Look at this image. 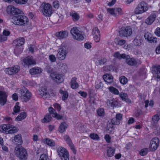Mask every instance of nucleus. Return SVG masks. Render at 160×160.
I'll list each match as a JSON object with an SVG mask.
<instances>
[{"label":"nucleus","instance_id":"obj_1","mask_svg":"<svg viewBox=\"0 0 160 160\" xmlns=\"http://www.w3.org/2000/svg\"><path fill=\"white\" fill-rule=\"evenodd\" d=\"M16 156L20 160H25L27 159L28 154L26 150L21 146H18L14 149Z\"/></svg>","mask_w":160,"mask_h":160},{"label":"nucleus","instance_id":"obj_2","mask_svg":"<svg viewBox=\"0 0 160 160\" xmlns=\"http://www.w3.org/2000/svg\"><path fill=\"white\" fill-rule=\"evenodd\" d=\"M70 33L73 38L76 40L82 41L84 38V33L77 27H73L70 30Z\"/></svg>","mask_w":160,"mask_h":160},{"label":"nucleus","instance_id":"obj_3","mask_svg":"<svg viewBox=\"0 0 160 160\" xmlns=\"http://www.w3.org/2000/svg\"><path fill=\"white\" fill-rule=\"evenodd\" d=\"M149 8L148 4L145 2L142 1L137 5L134 9V13L137 15L142 14L147 11Z\"/></svg>","mask_w":160,"mask_h":160},{"label":"nucleus","instance_id":"obj_4","mask_svg":"<svg viewBox=\"0 0 160 160\" xmlns=\"http://www.w3.org/2000/svg\"><path fill=\"white\" fill-rule=\"evenodd\" d=\"M11 21L16 25H21L27 23L28 21V19L25 16L19 15L12 17Z\"/></svg>","mask_w":160,"mask_h":160},{"label":"nucleus","instance_id":"obj_5","mask_svg":"<svg viewBox=\"0 0 160 160\" xmlns=\"http://www.w3.org/2000/svg\"><path fill=\"white\" fill-rule=\"evenodd\" d=\"M20 97L23 101L27 102L30 99L31 93L28 89L24 87L20 90Z\"/></svg>","mask_w":160,"mask_h":160},{"label":"nucleus","instance_id":"obj_6","mask_svg":"<svg viewBox=\"0 0 160 160\" xmlns=\"http://www.w3.org/2000/svg\"><path fill=\"white\" fill-rule=\"evenodd\" d=\"M42 12L46 16L49 17L52 13V8L51 5L48 3L42 4Z\"/></svg>","mask_w":160,"mask_h":160},{"label":"nucleus","instance_id":"obj_7","mask_svg":"<svg viewBox=\"0 0 160 160\" xmlns=\"http://www.w3.org/2000/svg\"><path fill=\"white\" fill-rule=\"evenodd\" d=\"M20 70V67L18 66L14 65L6 68L4 70V72L6 74L9 75H12L17 74Z\"/></svg>","mask_w":160,"mask_h":160},{"label":"nucleus","instance_id":"obj_8","mask_svg":"<svg viewBox=\"0 0 160 160\" xmlns=\"http://www.w3.org/2000/svg\"><path fill=\"white\" fill-rule=\"evenodd\" d=\"M58 155L62 160H68V153L66 150L62 147H59L57 149Z\"/></svg>","mask_w":160,"mask_h":160},{"label":"nucleus","instance_id":"obj_9","mask_svg":"<svg viewBox=\"0 0 160 160\" xmlns=\"http://www.w3.org/2000/svg\"><path fill=\"white\" fill-rule=\"evenodd\" d=\"M68 53V51L65 46H62L58 50L57 54V58L60 60H64Z\"/></svg>","mask_w":160,"mask_h":160},{"label":"nucleus","instance_id":"obj_10","mask_svg":"<svg viewBox=\"0 0 160 160\" xmlns=\"http://www.w3.org/2000/svg\"><path fill=\"white\" fill-rule=\"evenodd\" d=\"M119 32L120 35L125 37L129 36L132 34V29L130 26L122 27Z\"/></svg>","mask_w":160,"mask_h":160},{"label":"nucleus","instance_id":"obj_11","mask_svg":"<svg viewBox=\"0 0 160 160\" xmlns=\"http://www.w3.org/2000/svg\"><path fill=\"white\" fill-rule=\"evenodd\" d=\"M158 12L157 11L152 12L149 17L146 18L145 20V23L148 25L151 24L155 20L156 18L158 16Z\"/></svg>","mask_w":160,"mask_h":160},{"label":"nucleus","instance_id":"obj_12","mask_svg":"<svg viewBox=\"0 0 160 160\" xmlns=\"http://www.w3.org/2000/svg\"><path fill=\"white\" fill-rule=\"evenodd\" d=\"M159 139L157 138L152 139L150 141L149 145V148L151 151H153L156 150L159 145Z\"/></svg>","mask_w":160,"mask_h":160},{"label":"nucleus","instance_id":"obj_13","mask_svg":"<svg viewBox=\"0 0 160 160\" xmlns=\"http://www.w3.org/2000/svg\"><path fill=\"white\" fill-rule=\"evenodd\" d=\"M7 12L9 14L14 15L21 14L22 11L12 6H9L7 8Z\"/></svg>","mask_w":160,"mask_h":160},{"label":"nucleus","instance_id":"obj_14","mask_svg":"<svg viewBox=\"0 0 160 160\" xmlns=\"http://www.w3.org/2000/svg\"><path fill=\"white\" fill-rule=\"evenodd\" d=\"M50 76L52 80L57 83H60L63 81L62 76V74L53 72L51 74Z\"/></svg>","mask_w":160,"mask_h":160},{"label":"nucleus","instance_id":"obj_15","mask_svg":"<svg viewBox=\"0 0 160 160\" xmlns=\"http://www.w3.org/2000/svg\"><path fill=\"white\" fill-rule=\"evenodd\" d=\"M23 62L25 65L28 66L31 65H34L36 62L32 56H28L24 59Z\"/></svg>","mask_w":160,"mask_h":160},{"label":"nucleus","instance_id":"obj_16","mask_svg":"<svg viewBox=\"0 0 160 160\" xmlns=\"http://www.w3.org/2000/svg\"><path fill=\"white\" fill-rule=\"evenodd\" d=\"M63 138L64 140L66 141L67 142V143L69 145L71 149H72L73 152L75 154L76 152V151L75 150V147L72 142L71 139L68 136L65 135L63 136Z\"/></svg>","mask_w":160,"mask_h":160},{"label":"nucleus","instance_id":"obj_17","mask_svg":"<svg viewBox=\"0 0 160 160\" xmlns=\"http://www.w3.org/2000/svg\"><path fill=\"white\" fill-rule=\"evenodd\" d=\"M7 96L5 92L0 91V104L3 105L6 103L7 102Z\"/></svg>","mask_w":160,"mask_h":160},{"label":"nucleus","instance_id":"obj_18","mask_svg":"<svg viewBox=\"0 0 160 160\" xmlns=\"http://www.w3.org/2000/svg\"><path fill=\"white\" fill-rule=\"evenodd\" d=\"M145 39L150 43L157 42V38L154 37H152L151 34L148 32L146 33L144 35Z\"/></svg>","mask_w":160,"mask_h":160},{"label":"nucleus","instance_id":"obj_19","mask_svg":"<svg viewBox=\"0 0 160 160\" xmlns=\"http://www.w3.org/2000/svg\"><path fill=\"white\" fill-rule=\"evenodd\" d=\"M42 142L46 144L50 147H55L56 144L55 141L52 139L48 138H46L42 140Z\"/></svg>","mask_w":160,"mask_h":160},{"label":"nucleus","instance_id":"obj_20","mask_svg":"<svg viewBox=\"0 0 160 160\" xmlns=\"http://www.w3.org/2000/svg\"><path fill=\"white\" fill-rule=\"evenodd\" d=\"M160 119V115L156 114L154 115L152 118V121L151 124L153 128H155V126L158 125L157 123Z\"/></svg>","mask_w":160,"mask_h":160},{"label":"nucleus","instance_id":"obj_21","mask_svg":"<svg viewBox=\"0 0 160 160\" xmlns=\"http://www.w3.org/2000/svg\"><path fill=\"white\" fill-rule=\"evenodd\" d=\"M57 37L60 39H64L68 37V33L67 31H62L56 34Z\"/></svg>","mask_w":160,"mask_h":160},{"label":"nucleus","instance_id":"obj_22","mask_svg":"<svg viewBox=\"0 0 160 160\" xmlns=\"http://www.w3.org/2000/svg\"><path fill=\"white\" fill-rule=\"evenodd\" d=\"M103 78L106 82L109 84L112 83L113 81V78L111 74L104 75L103 76Z\"/></svg>","mask_w":160,"mask_h":160},{"label":"nucleus","instance_id":"obj_23","mask_svg":"<svg viewBox=\"0 0 160 160\" xmlns=\"http://www.w3.org/2000/svg\"><path fill=\"white\" fill-rule=\"evenodd\" d=\"M25 42V39L23 38H20L15 40L13 43L15 46L20 47L24 44Z\"/></svg>","mask_w":160,"mask_h":160},{"label":"nucleus","instance_id":"obj_24","mask_svg":"<svg viewBox=\"0 0 160 160\" xmlns=\"http://www.w3.org/2000/svg\"><path fill=\"white\" fill-rule=\"evenodd\" d=\"M128 56L126 55V58H125L126 59V62L128 64L131 66H134L137 64V62L135 59L128 58Z\"/></svg>","mask_w":160,"mask_h":160},{"label":"nucleus","instance_id":"obj_25","mask_svg":"<svg viewBox=\"0 0 160 160\" xmlns=\"http://www.w3.org/2000/svg\"><path fill=\"white\" fill-rule=\"evenodd\" d=\"M48 111L51 114H52V116L58 119H61L62 118V116L56 113L55 111L52 108L50 107L48 108Z\"/></svg>","mask_w":160,"mask_h":160},{"label":"nucleus","instance_id":"obj_26","mask_svg":"<svg viewBox=\"0 0 160 160\" xmlns=\"http://www.w3.org/2000/svg\"><path fill=\"white\" fill-rule=\"evenodd\" d=\"M8 133H13L17 132L18 131V128L12 125L8 124Z\"/></svg>","mask_w":160,"mask_h":160},{"label":"nucleus","instance_id":"obj_27","mask_svg":"<svg viewBox=\"0 0 160 160\" xmlns=\"http://www.w3.org/2000/svg\"><path fill=\"white\" fill-rule=\"evenodd\" d=\"M29 72L31 74L34 75L41 73L42 72V70L40 68L35 67L30 69Z\"/></svg>","mask_w":160,"mask_h":160},{"label":"nucleus","instance_id":"obj_28","mask_svg":"<svg viewBox=\"0 0 160 160\" xmlns=\"http://www.w3.org/2000/svg\"><path fill=\"white\" fill-rule=\"evenodd\" d=\"M119 96L123 101L128 103L131 102V101L128 98V95L126 93L121 92L119 94Z\"/></svg>","mask_w":160,"mask_h":160},{"label":"nucleus","instance_id":"obj_29","mask_svg":"<svg viewBox=\"0 0 160 160\" xmlns=\"http://www.w3.org/2000/svg\"><path fill=\"white\" fill-rule=\"evenodd\" d=\"M107 103L108 106H111L113 107L116 106L118 104L117 101L114 99L107 100Z\"/></svg>","mask_w":160,"mask_h":160},{"label":"nucleus","instance_id":"obj_30","mask_svg":"<svg viewBox=\"0 0 160 160\" xmlns=\"http://www.w3.org/2000/svg\"><path fill=\"white\" fill-rule=\"evenodd\" d=\"M142 38L141 36H137L133 40V43L135 46H139L142 42Z\"/></svg>","mask_w":160,"mask_h":160},{"label":"nucleus","instance_id":"obj_31","mask_svg":"<svg viewBox=\"0 0 160 160\" xmlns=\"http://www.w3.org/2000/svg\"><path fill=\"white\" fill-rule=\"evenodd\" d=\"M70 15L72 17L73 20L74 21H78L80 18L79 14L74 11H72L70 12Z\"/></svg>","mask_w":160,"mask_h":160},{"label":"nucleus","instance_id":"obj_32","mask_svg":"<svg viewBox=\"0 0 160 160\" xmlns=\"http://www.w3.org/2000/svg\"><path fill=\"white\" fill-rule=\"evenodd\" d=\"M115 43L119 46H122L126 43V41L124 39H121L119 38H116L114 40Z\"/></svg>","mask_w":160,"mask_h":160},{"label":"nucleus","instance_id":"obj_33","mask_svg":"<svg viewBox=\"0 0 160 160\" xmlns=\"http://www.w3.org/2000/svg\"><path fill=\"white\" fill-rule=\"evenodd\" d=\"M15 142H16V144H21L22 143V139L21 135L20 134H18L16 135L14 137V139Z\"/></svg>","mask_w":160,"mask_h":160},{"label":"nucleus","instance_id":"obj_34","mask_svg":"<svg viewBox=\"0 0 160 160\" xmlns=\"http://www.w3.org/2000/svg\"><path fill=\"white\" fill-rule=\"evenodd\" d=\"M26 113L22 112L15 119L16 121H20L24 119L26 117Z\"/></svg>","mask_w":160,"mask_h":160},{"label":"nucleus","instance_id":"obj_35","mask_svg":"<svg viewBox=\"0 0 160 160\" xmlns=\"http://www.w3.org/2000/svg\"><path fill=\"white\" fill-rule=\"evenodd\" d=\"M67 128V125L65 122L61 123L58 129V131L60 133L64 132Z\"/></svg>","mask_w":160,"mask_h":160},{"label":"nucleus","instance_id":"obj_36","mask_svg":"<svg viewBox=\"0 0 160 160\" xmlns=\"http://www.w3.org/2000/svg\"><path fill=\"white\" fill-rule=\"evenodd\" d=\"M76 78L74 77L71 81V87L73 89H76L78 87V85L76 82Z\"/></svg>","mask_w":160,"mask_h":160},{"label":"nucleus","instance_id":"obj_37","mask_svg":"<svg viewBox=\"0 0 160 160\" xmlns=\"http://www.w3.org/2000/svg\"><path fill=\"white\" fill-rule=\"evenodd\" d=\"M8 124H4L0 126V131L3 133H8Z\"/></svg>","mask_w":160,"mask_h":160},{"label":"nucleus","instance_id":"obj_38","mask_svg":"<svg viewBox=\"0 0 160 160\" xmlns=\"http://www.w3.org/2000/svg\"><path fill=\"white\" fill-rule=\"evenodd\" d=\"M111 122L107 124V130L108 133H112L114 132V125Z\"/></svg>","mask_w":160,"mask_h":160},{"label":"nucleus","instance_id":"obj_39","mask_svg":"<svg viewBox=\"0 0 160 160\" xmlns=\"http://www.w3.org/2000/svg\"><path fill=\"white\" fill-rule=\"evenodd\" d=\"M108 88L109 92L115 95H118L119 94L118 90L112 86H110Z\"/></svg>","mask_w":160,"mask_h":160},{"label":"nucleus","instance_id":"obj_40","mask_svg":"<svg viewBox=\"0 0 160 160\" xmlns=\"http://www.w3.org/2000/svg\"><path fill=\"white\" fill-rule=\"evenodd\" d=\"M126 55L125 54H121L119 52H117L115 53L114 56L119 59H121L122 58L125 59L126 58Z\"/></svg>","mask_w":160,"mask_h":160},{"label":"nucleus","instance_id":"obj_41","mask_svg":"<svg viewBox=\"0 0 160 160\" xmlns=\"http://www.w3.org/2000/svg\"><path fill=\"white\" fill-rule=\"evenodd\" d=\"M154 71L156 73L155 76L160 80V66L156 67L154 69Z\"/></svg>","mask_w":160,"mask_h":160},{"label":"nucleus","instance_id":"obj_42","mask_svg":"<svg viewBox=\"0 0 160 160\" xmlns=\"http://www.w3.org/2000/svg\"><path fill=\"white\" fill-rule=\"evenodd\" d=\"M52 119L51 115L48 114H47L45 116L44 118L42 119L41 121L42 122H48L50 121Z\"/></svg>","mask_w":160,"mask_h":160},{"label":"nucleus","instance_id":"obj_43","mask_svg":"<svg viewBox=\"0 0 160 160\" xmlns=\"http://www.w3.org/2000/svg\"><path fill=\"white\" fill-rule=\"evenodd\" d=\"M114 154V148L110 147L107 150V154L108 157H112Z\"/></svg>","mask_w":160,"mask_h":160},{"label":"nucleus","instance_id":"obj_44","mask_svg":"<svg viewBox=\"0 0 160 160\" xmlns=\"http://www.w3.org/2000/svg\"><path fill=\"white\" fill-rule=\"evenodd\" d=\"M107 59L106 58H102L96 61V64L97 66L103 65L107 62Z\"/></svg>","mask_w":160,"mask_h":160},{"label":"nucleus","instance_id":"obj_45","mask_svg":"<svg viewBox=\"0 0 160 160\" xmlns=\"http://www.w3.org/2000/svg\"><path fill=\"white\" fill-rule=\"evenodd\" d=\"M22 50L23 48H22L19 46H15L14 52L15 54L17 56L21 53L22 51Z\"/></svg>","mask_w":160,"mask_h":160},{"label":"nucleus","instance_id":"obj_46","mask_svg":"<svg viewBox=\"0 0 160 160\" xmlns=\"http://www.w3.org/2000/svg\"><path fill=\"white\" fill-rule=\"evenodd\" d=\"M19 103L18 102L16 103L13 108V112L12 113L13 114H15V113H18L20 111V107L19 106Z\"/></svg>","mask_w":160,"mask_h":160},{"label":"nucleus","instance_id":"obj_47","mask_svg":"<svg viewBox=\"0 0 160 160\" xmlns=\"http://www.w3.org/2000/svg\"><path fill=\"white\" fill-rule=\"evenodd\" d=\"M108 12L111 15L115 16L117 17V13L115 12V8H109L107 9Z\"/></svg>","mask_w":160,"mask_h":160},{"label":"nucleus","instance_id":"obj_48","mask_svg":"<svg viewBox=\"0 0 160 160\" xmlns=\"http://www.w3.org/2000/svg\"><path fill=\"white\" fill-rule=\"evenodd\" d=\"M59 92L61 94H63L62 97V99L63 100H66L68 96V92L66 91H63L62 90H60L59 91Z\"/></svg>","mask_w":160,"mask_h":160},{"label":"nucleus","instance_id":"obj_49","mask_svg":"<svg viewBox=\"0 0 160 160\" xmlns=\"http://www.w3.org/2000/svg\"><path fill=\"white\" fill-rule=\"evenodd\" d=\"M119 80L120 82L123 85L126 84L128 82V79L124 76L120 77Z\"/></svg>","mask_w":160,"mask_h":160},{"label":"nucleus","instance_id":"obj_50","mask_svg":"<svg viewBox=\"0 0 160 160\" xmlns=\"http://www.w3.org/2000/svg\"><path fill=\"white\" fill-rule=\"evenodd\" d=\"M155 126L156 128H153L154 130V133L157 136L160 135V127L158 125Z\"/></svg>","mask_w":160,"mask_h":160},{"label":"nucleus","instance_id":"obj_51","mask_svg":"<svg viewBox=\"0 0 160 160\" xmlns=\"http://www.w3.org/2000/svg\"><path fill=\"white\" fill-rule=\"evenodd\" d=\"M97 113L98 116H103L104 115V111L102 108H99L97 111Z\"/></svg>","mask_w":160,"mask_h":160},{"label":"nucleus","instance_id":"obj_52","mask_svg":"<svg viewBox=\"0 0 160 160\" xmlns=\"http://www.w3.org/2000/svg\"><path fill=\"white\" fill-rule=\"evenodd\" d=\"M89 136L90 138L94 140H98L99 139L98 135L96 133H92L90 134Z\"/></svg>","mask_w":160,"mask_h":160},{"label":"nucleus","instance_id":"obj_53","mask_svg":"<svg viewBox=\"0 0 160 160\" xmlns=\"http://www.w3.org/2000/svg\"><path fill=\"white\" fill-rule=\"evenodd\" d=\"M148 152L147 148H143L141 149L139 152V154L141 156H143L146 155Z\"/></svg>","mask_w":160,"mask_h":160},{"label":"nucleus","instance_id":"obj_54","mask_svg":"<svg viewBox=\"0 0 160 160\" xmlns=\"http://www.w3.org/2000/svg\"><path fill=\"white\" fill-rule=\"evenodd\" d=\"M92 33L93 35H100V32L97 28L95 27L93 28Z\"/></svg>","mask_w":160,"mask_h":160},{"label":"nucleus","instance_id":"obj_55","mask_svg":"<svg viewBox=\"0 0 160 160\" xmlns=\"http://www.w3.org/2000/svg\"><path fill=\"white\" fill-rule=\"evenodd\" d=\"M145 107L147 108L148 105V104L149 103V105L151 107H153L154 103L151 100L149 102V101L148 100H146L145 101Z\"/></svg>","mask_w":160,"mask_h":160},{"label":"nucleus","instance_id":"obj_56","mask_svg":"<svg viewBox=\"0 0 160 160\" xmlns=\"http://www.w3.org/2000/svg\"><path fill=\"white\" fill-rule=\"evenodd\" d=\"M16 3L17 4H25L28 0H14Z\"/></svg>","mask_w":160,"mask_h":160},{"label":"nucleus","instance_id":"obj_57","mask_svg":"<svg viewBox=\"0 0 160 160\" xmlns=\"http://www.w3.org/2000/svg\"><path fill=\"white\" fill-rule=\"evenodd\" d=\"M103 87V84L102 82H97L96 83V88L97 89L102 88Z\"/></svg>","mask_w":160,"mask_h":160},{"label":"nucleus","instance_id":"obj_58","mask_svg":"<svg viewBox=\"0 0 160 160\" xmlns=\"http://www.w3.org/2000/svg\"><path fill=\"white\" fill-rule=\"evenodd\" d=\"M154 33L158 37H160V28H157L155 30Z\"/></svg>","mask_w":160,"mask_h":160},{"label":"nucleus","instance_id":"obj_59","mask_svg":"<svg viewBox=\"0 0 160 160\" xmlns=\"http://www.w3.org/2000/svg\"><path fill=\"white\" fill-rule=\"evenodd\" d=\"M49 59L52 62H54L56 61V58L54 55H50L49 56Z\"/></svg>","mask_w":160,"mask_h":160},{"label":"nucleus","instance_id":"obj_60","mask_svg":"<svg viewBox=\"0 0 160 160\" xmlns=\"http://www.w3.org/2000/svg\"><path fill=\"white\" fill-rule=\"evenodd\" d=\"M116 12L119 15H122L123 14V12L122 9L120 8H115Z\"/></svg>","mask_w":160,"mask_h":160},{"label":"nucleus","instance_id":"obj_61","mask_svg":"<svg viewBox=\"0 0 160 160\" xmlns=\"http://www.w3.org/2000/svg\"><path fill=\"white\" fill-rule=\"evenodd\" d=\"M80 95L84 98H86L87 96V93L84 91H80L78 92Z\"/></svg>","mask_w":160,"mask_h":160},{"label":"nucleus","instance_id":"obj_62","mask_svg":"<svg viewBox=\"0 0 160 160\" xmlns=\"http://www.w3.org/2000/svg\"><path fill=\"white\" fill-rule=\"evenodd\" d=\"M59 6V4L58 1H55L53 3V6L54 8L58 9Z\"/></svg>","mask_w":160,"mask_h":160},{"label":"nucleus","instance_id":"obj_63","mask_svg":"<svg viewBox=\"0 0 160 160\" xmlns=\"http://www.w3.org/2000/svg\"><path fill=\"white\" fill-rule=\"evenodd\" d=\"M3 34L4 36L7 37L10 34V32L7 29H5L3 32Z\"/></svg>","mask_w":160,"mask_h":160},{"label":"nucleus","instance_id":"obj_64","mask_svg":"<svg viewBox=\"0 0 160 160\" xmlns=\"http://www.w3.org/2000/svg\"><path fill=\"white\" fill-rule=\"evenodd\" d=\"M47 156L45 154H42L41 155L39 160H47Z\"/></svg>","mask_w":160,"mask_h":160}]
</instances>
